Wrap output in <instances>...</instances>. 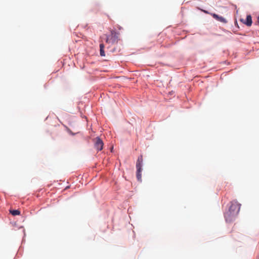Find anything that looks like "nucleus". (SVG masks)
Wrapping results in <instances>:
<instances>
[{"label":"nucleus","mask_w":259,"mask_h":259,"mask_svg":"<svg viewBox=\"0 0 259 259\" xmlns=\"http://www.w3.org/2000/svg\"><path fill=\"white\" fill-rule=\"evenodd\" d=\"M241 204L237 201L234 200L231 202L229 211L225 213V217L227 222H231L234 217L237 215L240 209Z\"/></svg>","instance_id":"nucleus-1"},{"label":"nucleus","mask_w":259,"mask_h":259,"mask_svg":"<svg viewBox=\"0 0 259 259\" xmlns=\"http://www.w3.org/2000/svg\"><path fill=\"white\" fill-rule=\"evenodd\" d=\"M143 161V156L141 155L139 156L136 163L137 178L138 180L140 182L142 181L141 172Z\"/></svg>","instance_id":"nucleus-2"},{"label":"nucleus","mask_w":259,"mask_h":259,"mask_svg":"<svg viewBox=\"0 0 259 259\" xmlns=\"http://www.w3.org/2000/svg\"><path fill=\"white\" fill-rule=\"evenodd\" d=\"M118 36L116 33H112L111 35L107 36L106 42L107 44L113 45L118 42Z\"/></svg>","instance_id":"nucleus-3"},{"label":"nucleus","mask_w":259,"mask_h":259,"mask_svg":"<svg viewBox=\"0 0 259 259\" xmlns=\"http://www.w3.org/2000/svg\"><path fill=\"white\" fill-rule=\"evenodd\" d=\"M94 141L95 148L98 151H101L103 149L104 145L102 140L99 137H97L94 139Z\"/></svg>","instance_id":"nucleus-4"},{"label":"nucleus","mask_w":259,"mask_h":259,"mask_svg":"<svg viewBox=\"0 0 259 259\" xmlns=\"http://www.w3.org/2000/svg\"><path fill=\"white\" fill-rule=\"evenodd\" d=\"M203 11L206 14H210L212 16V17L213 18H214L215 20H217V21H218L219 22H221L223 23H227V20L222 16H220L215 13H209L207 11H205V10H204Z\"/></svg>","instance_id":"nucleus-5"},{"label":"nucleus","mask_w":259,"mask_h":259,"mask_svg":"<svg viewBox=\"0 0 259 259\" xmlns=\"http://www.w3.org/2000/svg\"><path fill=\"white\" fill-rule=\"evenodd\" d=\"M240 21L244 24H246L247 26H250L252 24V18L250 15H247L245 20L241 19Z\"/></svg>","instance_id":"nucleus-6"},{"label":"nucleus","mask_w":259,"mask_h":259,"mask_svg":"<svg viewBox=\"0 0 259 259\" xmlns=\"http://www.w3.org/2000/svg\"><path fill=\"white\" fill-rule=\"evenodd\" d=\"M100 54L101 56H105V53L104 52V45L103 44H100Z\"/></svg>","instance_id":"nucleus-7"},{"label":"nucleus","mask_w":259,"mask_h":259,"mask_svg":"<svg viewBox=\"0 0 259 259\" xmlns=\"http://www.w3.org/2000/svg\"><path fill=\"white\" fill-rule=\"evenodd\" d=\"M9 211H10V213L11 214H12L13 216L18 215H20V211L18 209L13 210V209H10Z\"/></svg>","instance_id":"nucleus-8"},{"label":"nucleus","mask_w":259,"mask_h":259,"mask_svg":"<svg viewBox=\"0 0 259 259\" xmlns=\"http://www.w3.org/2000/svg\"><path fill=\"white\" fill-rule=\"evenodd\" d=\"M257 22L259 23V15H258V16L257 17Z\"/></svg>","instance_id":"nucleus-9"}]
</instances>
